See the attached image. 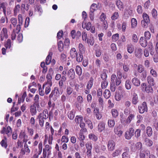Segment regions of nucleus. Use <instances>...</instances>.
<instances>
[{
    "instance_id": "62",
    "label": "nucleus",
    "mask_w": 158,
    "mask_h": 158,
    "mask_svg": "<svg viewBox=\"0 0 158 158\" xmlns=\"http://www.w3.org/2000/svg\"><path fill=\"white\" fill-rule=\"evenodd\" d=\"M119 90H120V92L119 93L123 97L125 96L126 95V90L124 89H119Z\"/></svg>"
},
{
    "instance_id": "16",
    "label": "nucleus",
    "mask_w": 158,
    "mask_h": 158,
    "mask_svg": "<svg viewBox=\"0 0 158 158\" xmlns=\"http://www.w3.org/2000/svg\"><path fill=\"white\" fill-rule=\"evenodd\" d=\"M39 96L38 94H36L34 98V102L32 105L36 106L37 108L40 106V102L39 101Z\"/></svg>"
},
{
    "instance_id": "31",
    "label": "nucleus",
    "mask_w": 158,
    "mask_h": 158,
    "mask_svg": "<svg viewBox=\"0 0 158 158\" xmlns=\"http://www.w3.org/2000/svg\"><path fill=\"white\" fill-rule=\"evenodd\" d=\"M134 51V46L132 44L127 45V51L128 52L131 54Z\"/></svg>"
},
{
    "instance_id": "32",
    "label": "nucleus",
    "mask_w": 158,
    "mask_h": 158,
    "mask_svg": "<svg viewBox=\"0 0 158 158\" xmlns=\"http://www.w3.org/2000/svg\"><path fill=\"white\" fill-rule=\"evenodd\" d=\"M76 71L77 74L79 76L81 75L82 72V69L79 65H77L76 67Z\"/></svg>"
},
{
    "instance_id": "38",
    "label": "nucleus",
    "mask_w": 158,
    "mask_h": 158,
    "mask_svg": "<svg viewBox=\"0 0 158 158\" xmlns=\"http://www.w3.org/2000/svg\"><path fill=\"white\" fill-rule=\"evenodd\" d=\"M108 124L110 127H113L115 125V122L114 120L109 119L108 122Z\"/></svg>"
},
{
    "instance_id": "54",
    "label": "nucleus",
    "mask_w": 158,
    "mask_h": 158,
    "mask_svg": "<svg viewBox=\"0 0 158 158\" xmlns=\"http://www.w3.org/2000/svg\"><path fill=\"white\" fill-rule=\"evenodd\" d=\"M51 148V147H50L49 145L47 144L45 145V148H44L43 150H44L45 151H47L48 155H49L50 154V150Z\"/></svg>"
},
{
    "instance_id": "26",
    "label": "nucleus",
    "mask_w": 158,
    "mask_h": 158,
    "mask_svg": "<svg viewBox=\"0 0 158 158\" xmlns=\"http://www.w3.org/2000/svg\"><path fill=\"white\" fill-rule=\"evenodd\" d=\"M144 141L145 143V145L148 147L151 146L153 143L152 141L148 138H145Z\"/></svg>"
},
{
    "instance_id": "14",
    "label": "nucleus",
    "mask_w": 158,
    "mask_h": 158,
    "mask_svg": "<svg viewBox=\"0 0 158 158\" xmlns=\"http://www.w3.org/2000/svg\"><path fill=\"white\" fill-rule=\"evenodd\" d=\"M116 5L118 8L120 10H123V3L120 0H117L116 1Z\"/></svg>"
},
{
    "instance_id": "6",
    "label": "nucleus",
    "mask_w": 158,
    "mask_h": 158,
    "mask_svg": "<svg viewBox=\"0 0 158 158\" xmlns=\"http://www.w3.org/2000/svg\"><path fill=\"white\" fill-rule=\"evenodd\" d=\"M7 29L6 28H3L1 31V40L3 41L4 38L7 39L8 37L7 33Z\"/></svg>"
},
{
    "instance_id": "36",
    "label": "nucleus",
    "mask_w": 158,
    "mask_h": 158,
    "mask_svg": "<svg viewBox=\"0 0 158 158\" xmlns=\"http://www.w3.org/2000/svg\"><path fill=\"white\" fill-rule=\"evenodd\" d=\"M115 98L117 101H119L121 100V98L123 97L120 94L119 92H116L115 94Z\"/></svg>"
},
{
    "instance_id": "34",
    "label": "nucleus",
    "mask_w": 158,
    "mask_h": 158,
    "mask_svg": "<svg viewBox=\"0 0 158 158\" xmlns=\"http://www.w3.org/2000/svg\"><path fill=\"white\" fill-rule=\"evenodd\" d=\"M89 138L94 141H96L98 139V137L94 134H90L89 135Z\"/></svg>"
},
{
    "instance_id": "60",
    "label": "nucleus",
    "mask_w": 158,
    "mask_h": 158,
    "mask_svg": "<svg viewBox=\"0 0 158 158\" xmlns=\"http://www.w3.org/2000/svg\"><path fill=\"white\" fill-rule=\"evenodd\" d=\"M137 70L138 72L140 73H141L145 71L144 70V68L141 65H138Z\"/></svg>"
},
{
    "instance_id": "15",
    "label": "nucleus",
    "mask_w": 158,
    "mask_h": 158,
    "mask_svg": "<svg viewBox=\"0 0 158 158\" xmlns=\"http://www.w3.org/2000/svg\"><path fill=\"white\" fill-rule=\"evenodd\" d=\"M122 149L121 148H119L116 149L114 151L112 154V156L113 157H115L120 155L122 152Z\"/></svg>"
},
{
    "instance_id": "47",
    "label": "nucleus",
    "mask_w": 158,
    "mask_h": 158,
    "mask_svg": "<svg viewBox=\"0 0 158 158\" xmlns=\"http://www.w3.org/2000/svg\"><path fill=\"white\" fill-rule=\"evenodd\" d=\"M110 88V89L112 92H114L116 88V86L115 85V83H111Z\"/></svg>"
},
{
    "instance_id": "1",
    "label": "nucleus",
    "mask_w": 158,
    "mask_h": 158,
    "mask_svg": "<svg viewBox=\"0 0 158 158\" xmlns=\"http://www.w3.org/2000/svg\"><path fill=\"white\" fill-rule=\"evenodd\" d=\"M84 102V99L81 95H79L77 97V101L75 103V105L76 107L78 110H80L81 109V106H82V104Z\"/></svg>"
},
{
    "instance_id": "2",
    "label": "nucleus",
    "mask_w": 158,
    "mask_h": 158,
    "mask_svg": "<svg viewBox=\"0 0 158 158\" xmlns=\"http://www.w3.org/2000/svg\"><path fill=\"white\" fill-rule=\"evenodd\" d=\"M141 89L143 92L145 91L148 93H152L153 90L151 86L148 85L147 86L146 83H143L141 85Z\"/></svg>"
},
{
    "instance_id": "23",
    "label": "nucleus",
    "mask_w": 158,
    "mask_h": 158,
    "mask_svg": "<svg viewBox=\"0 0 158 158\" xmlns=\"http://www.w3.org/2000/svg\"><path fill=\"white\" fill-rule=\"evenodd\" d=\"M105 123L101 122L99 123L98 125V130L99 132L102 131L105 128Z\"/></svg>"
},
{
    "instance_id": "24",
    "label": "nucleus",
    "mask_w": 158,
    "mask_h": 158,
    "mask_svg": "<svg viewBox=\"0 0 158 158\" xmlns=\"http://www.w3.org/2000/svg\"><path fill=\"white\" fill-rule=\"evenodd\" d=\"M138 97L137 94L134 93L133 95L132 103L134 105H136L138 103Z\"/></svg>"
},
{
    "instance_id": "29",
    "label": "nucleus",
    "mask_w": 158,
    "mask_h": 158,
    "mask_svg": "<svg viewBox=\"0 0 158 158\" xmlns=\"http://www.w3.org/2000/svg\"><path fill=\"white\" fill-rule=\"evenodd\" d=\"M125 86L127 90H129L131 89V84L130 80L127 79L126 81Z\"/></svg>"
},
{
    "instance_id": "25",
    "label": "nucleus",
    "mask_w": 158,
    "mask_h": 158,
    "mask_svg": "<svg viewBox=\"0 0 158 158\" xmlns=\"http://www.w3.org/2000/svg\"><path fill=\"white\" fill-rule=\"evenodd\" d=\"M52 53L50 52L48 55L47 56L46 59V64L47 65L49 64L51 61L52 59Z\"/></svg>"
},
{
    "instance_id": "19",
    "label": "nucleus",
    "mask_w": 158,
    "mask_h": 158,
    "mask_svg": "<svg viewBox=\"0 0 158 158\" xmlns=\"http://www.w3.org/2000/svg\"><path fill=\"white\" fill-rule=\"evenodd\" d=\"M70 54L72 58H76L77 56V53L76 51V49L75 48H72L70 51Z\"/></svg>"
},
{
    "instance_id": "50",
    "label": "nucleus",
    "mask_w": 158,
    "mask_h": 158,
    "mask_svg": "<svg viewBox=\"0 0 158 158\" xmlns=\"http://www.w3.org/2000/svg\"><path fill=\"white\" fill-rule=\"evenodd\" d=\"M142 144L141 142H138L135 144V148L137 150H140L141 149H142Z\"/></svg>"
},
{
    "instance_id": "39",
    "label": "nucleus",
    "mask_w": 158,
    "mask_h": 158,
    "mask_svg": "<svg viewBox=\"0 0 158 158\" xmlns=\"http://www.w3.org/2000/svg\"><path fill=\"white\" fill-rule=\"evenodd\" d=\"M137 21L135 18H133L131 20V27L132 28L135 27L137 25Z\"/></svg>"
},
{
    "instance_id": "3",
    "label": "nucleus",
    "mask_w": 158,
    "mask_h": 158,
    "mask_svg": "<svg viewBox=\"0 0 158 158\" xmlns=\"http://www.w3.org/2000/svg\"><path fill=\"white\" fill-rule=\"evenodd\" d=\"M134 134V130L132 128H130L125 133V138L129 140L131 138Z\"/></svg>"
},
{
    "instance_id": "44",
    "label": "nucleus",
    "mask_w": 158,
    "mask_h": 158,
    "mask_svg": "<svg viewBox=\"0 0 158 158\" xmlns=\"http://www.w3.org/2000/svg\"><path fill=\"white\" fill-rule=\"evenodd\" d=\"M83 119V118L82 117L77 115L76 117L75 120L76 123H79L82 122Z\"/></svg>"
},
{
    "instance_id": "12",
    "label": "nucleus",
    "mask_w": 158,
    "mask_h": 158,
    "mask_svg": "<svg viewBox=\"0 0 158 158\" xmlns=\"http://www.w3.org/2000/svg\"><path fill=\"white\" fill-rule=\"evenodd\" d=\"M135 56L137 58H140L143 54V50L140 48H137L135 51Z\"/></svg>"
},
{
    "instance_id": "49",
    "label": "nucleus",
    "mask_w": 158,
    "mask_h": 158,
    "mask_svg": "<svg viewBox=\"0 0 158 158\" xmlns=\"http://www.w3.org/2000/svg\"><path fill=\"white\" fill-rule=\"evenodd\" d=\"M12 129L11 127L10 126H8L7 128L6 129L5 133L7 135L9 136L10 135Z\"/></svg>"
},
{
    "instance_id": "18",
    "label": "nucleus",
    "mask_w": 158,
    "mask_h": 158,
    "mask_svg": "<svg viewBox=\"0 0 158 158\" xmlns=\"http://www.w3.org/2000/svg\"><path fill=\"white\" fill-rule=\"evenodd\" d=\"M78 49L79 53H85L86 49L84 45L81 43H79L78 44Z\"/></svg>"
},
{
    "instance_id": "21",
    "label": "nucleus",
    "mask_w": 158,
    "mask_h": 158,
    "mask_svg": "<svg viewBox=\"0 0 158 158\" xmlns=\"http://www.w3.org/2000/svg\"><path fill=\"white\" fill-rule=\"evenodd\" d=\"M68 116L69 118L72 120H73L75 117V111L74 110H72L68 112Z\"/></svg>"
},
{
    "instance_id": "30",
    "label": "nucleus",
    "mask_w": 158,
    "mask_h": 158,
    "mask_svg": "<svg viewBox=\"0 0 158 158\" xmlns=\"http://www.w3.org/2000/svg\"><path fill=\"white\" fill-rule=\"evenodd\" d=\"M146 133L148 136L151 137L152 135L153 131L152 128L149 126L147 127L146 128Z\"/></svg>"
},
{
    "instance_id": "20",
    "label": "nucleus",
    "mask_w": 158,
    "mask_h": 158,
    "mask_svg": "<svg viewBox=\"0 0 158 158\" xmlns=\"http://www.w3.org/2000/svg\"><path fill=\"white\" fill-rule=\"evenodd\" d=\"M147 81L148 84L151 86H153L155 85V83L153 78L150 76H148Z\"/></svg>"
},
{
    "instance_id": "8",
    "label": "nucleus",
    "mask_w": 158,
    "mask_h": 158,
    "mask_svg": "<svg viewBox=\"0 0 158 158\" xmlns=\"http://www.w3.org/2000/svg\"><path fill=\"white\" fill-rule=\"evenodd\" d=\"M94 113L97 119L100 120L101 119L102 115L99 112V109L98 108H96L94 109Z\"/></svg>"
},
{
    "instance_id": "4",
    "label": "nucleus",
    "mask_w": 158,
    "mask_h": 158,
    "mask_svg": "<svg viewBox=\"0 0 158 158\" xmlns=\"http://www.w3.org/2000/svg\"><path fill=\"white\" fill-rule=\"evenodd\" d=\"M138 110L140 114H143L145 112H147L148 107L146 102H144L143 103L138 106Z\"/></svg>"
},
{
    "instance_id": "7",
    "label": "nucleus",
    "mask_w": 158,
    "mask_h": 158,
    "mask_svg": "<svg viewBox=\"0 0 158 158\" xmlns=\"http://www.w3.org/2000/svg\"><path fill=\"white\" fill-rule=\"evenodd\" d=\"M144 153H146L147 156L150 154V151L146 149L144 150L143 149H141L139 152L140 158H145V155Z\"/></svg>"
},
{
    "instance_id": "35",
    "label": "nucleus",
    "mask_w": 158,
    "mask_h": 158,
    "mask_svg": "<svg viewBox=\"0 0 158 158\" xmlns=\"http://www.w3.org/2000/svg\"><path fill=\"white\" fill-rule=\"evenodd\" d=\"M58 48L60 52H62L63 50L64 45L61 41H59L58 42Z\"/></svg>"
},
{
    "instance_id": "13",
    "label": "nucleus",
    "mask_w": 158,
    "mask_h": 158,
    "mask_svg": "<svg viewBox=\"0 0 158 158\" xmlns=\"http://www.w3.org/2000/svg\"><path fill=\"white\" fill-rule=\"evenodd\" d=\"M7 4L3 2L0 3V9L2 11L5 16H6V6Z\"/></svg>"
},
{
    "instance_id": "42",
    "label": "nucleus",
    "mask_w": 158,
    "mask_h": 158,
    "mask_svg": "<svg viewBox=\"0 0 158 158\" xmlns=\"http://www.w3.org/2000/svg\"><path fill=\"white\" fill-rule=\"evenodd\" d=\"M134 117L135 115L134 114H130L126 119V123H130L131 122L132 120L134 118Z\"/></svg>"
},
{
    "instance_id": "46",
    "label": "nucleus",
    "mask_w": 158,
    "mask_h": 158,
    "mask_svg": "<svg viewBox=\"0 0 158 158\" xmlns=\"http://www.w3.org/2000/svg\"><path fill=\"white\" fill-rule=\"evenodd\" d=\"M93 81L92 80H89L87 83L86 87L87 89L89 90L90 89L93 85Z\"/></svg>"
},
{
    "instance_id": "41",
    "label": "nucleus",
    "mask_w": 158,
    "mask_h": 158,
    "mask_svg": "<svg viewBox=\"0 0 158 158\" xmlns=\"http://www.w3.org/2000/svg\"><path fill=\"white\" fill-rule=\"evenodd\" d=\"M143 20L142 21H146L147 23H149L150 19L148 15L146 13H143Z\"/></svg>"
},
{
    "instance_id": "56",
    "label": "nucleus",
    "mask_w": 158,
    "mask_h": 158,
    "mask_svg": "<svg viewBox=\"0 0 158 158\" xmlns=\"http://www.w3.org/2000/svg\"><path fill=\"white\" fill-rule=\"evenodd\" d=\"M10 21L13 26L15 27L17 24L16 19L15 18H12L10 19Z\"/></svg>"
},
{
    "instance_id": "33",
    "label": "nucleus",
    "mask_w": 158,
    "mask_h": 158,
    "mask_svg": "<svg viewBox=\"0 0 158 158\" xmlns=\"http://www.w3.org/2000/svg\"><path fill=\"white\" fill-rule=\"evenodd\" d=\"M103 94L105 98L108 99L110 97V92L109 90L106 89L105 90Z\"/></svg>"
},
{
    "instance_id": "11",
    "label": "nucleus",
    "mask_w": 158,
    "mask_h": 158,
    "mask_svg": "<svg viewBox=\"0 0 158 158\" xmlns=\"http://www.w3.org/2000/svg\"><path fill=\"white\" fill-rule=\"evenodd\" d=\"M68 75L69 78L71 80L74 78L75 77V73L73 69H71L68 71Z\"/></svg>"
},
{
    "instance_id": "22",
    "label": "nucleus",
    "mask_w": 158,
    "mask_h": 158,
    "mask_svg": "<svg viewBox=\"0 0 158 158\" xmlns=\"http://www.w3.org/2000/svg\"><path fill=\"white\" fill-rule=\"evenodd\" d=\"M82 27L83 28H86L87 31H89L90 30L91 27V23L89 22L86 24L85 23L84 24L83 22L82 25Z\"/></svg>"
},
{
    "instance_id": "64",
    "label": "nucleus",
    "mask_w": 158,
    "mask_h": 158,
    "mask_svg": "<svg viewBox=\"0 0 158 158\" xmlns=\"http://www.w3.org/2000/svg\"><path fill=\"white\" fill-rule=\"evenodd\" d=\"M117 78L115 74H113L111 76V83H115V81L117 80Z\"/></svg>"
},
{
    "instance_id": "45",
    "label": "nucleus",
    "mask_w": 158,
    "mask_h": 158,
    "mask_svg": "<svg viewBox=\"0 0 158 158\" xmlns=\"http://www.w3.org/2000/svg\"><path fill=\"white\" fill-rule=\"evenodd\" d=\"M85 122L88 125L89 127L92 129L93 128L92 123L90 120L89 119L85 120Z\"/></svg>"
},
{
    "instance_id": "55",
    "label": "nucleus",
    "mask_w": 158,
    "mask_h": 158,
    "mask_svg": "<svg viewBox=\"0 0 158 158\" xmlns=\"http://www.w3.org/2000/svg\"><path fill=\"white\" fill-rule=\"evenodd\" d=\"M112 38L114 41H117L119 38V34L118 33H116L113 35L112 36Z\"/></svg>"
},
{
    "instance_id": "63",
    "label": "nucleus",
    "mask_w": 158,
    "mask_h": 158,
    "mask_svg": "<svg viewBox=\"0 0 158 158\" xmlns=\"http://www.w3.org/2000/svg\"><path fill=\"white\" fill-rule=\"evenodd\" d=\"M152 16L156 18L157 15V11L155 9H153L152 11Z\"/></svg>"
},
{
    "instance_id": "9",
    "label": "nucleus",
    "mask_w": 158,
    "mask_h": 158,
    "mask_svg": "<svg viewBox=\"0 0 158 158\" xmlns=\"http://www.w3.org/2000/svg\"><path fill=\"white\" fill-rule=\"evenodd\" d=\"M40 116L41 117V118L42 119H47L48 117V111L47 109H45L44 110L43 113H40L38 116Z\"/></svg>"
},
{
    "instance_id": "58",
    "label": "nucleus",
    "mask_w": 158,
    "mask_h": 158,
    "mask_svg": "<svg viewBox=\"0 0 158 158\" xmlns=\"http://www.w3.org/2000/svg\"><path fill=\"white\" fill-rule=\"evenodd\" d=\"M20 8V6L19 5L17 4L15 6L14 10V13L16 14L17 12H18Z\"/></svg>"
},
{
    "instance_id": "28",
    "label": "nucleus",
    "mask_w": 158,
    "mask_h": 158,
    "mask_svg": "<svg viewBox=\"0 0 158 158\" xmlns=\"http://www.w3.org/2000/svg\"><path fill=\"white\" fill-rule=\"evenodd\" d=\"M132 82L133 85L136 86H139L140 84V81L136 78H133Z\"/></svg>"
},
{
    "instance_id": "53",
    "label": "nucleus",
    "mask_w": 158,
    "mask_h": 158,
    "mask_svg": "<svg viewBox=\"0 0 158 158\" xmlns=\"http://www.w3.org/2000/svg\"><path fill=\"white\" fill-rule=\"evenodd\" d=\"M108 84V82L106 81H103L102 82L101 87L102 89H105Z\"/></svg>"
},
{
    "instance_id": "51",
    "label": "nucleus",
    "mask_w": 158,
    "mask_h": 158,
    "mask_svg": "<svg viewBox=\"0 0 158 158\" xmlns=\"http://www.w3.org/2000/svg\"><path fill=\"white\" fill-rule=\"evenodd\" d=\"M73 92V89L70 87H67L66 89V93L67 95H69L71 94Z\"/></svg>"
},
{
    "instance_id": "17",
    "label": "nucleus",
    "mask_w": 158,
    "mask_h": 158,
    "mask_svg": "<svg viewBox=\"0 0 158 158\" xmlns=\"http://www.w3.org/2000/svg\"><path fill=\"white\" fill-rule=\"evenodd\" d=\"M147 40L144 39L143 37H141L140 39V45L143 47H146L147 45Z\"/></svg>"
},
{
    "instance_id": "61",
    "label": "nucleus",
    "mask_w": 158,
    "mask_h": 158,
    "mask_svg": "<svg viewBox=\"0 0 158 158\" xmlns=\"http://www.w3.org/2000/svg\"><path fill=\"white\" fill-rule=\"evenodd\" d=\"M150 73L154 77H156L157 76V74L156 71L153 69H151Z\"/></svg>"
},
{
    "instance_id": "43",
    "label": "nucleus",
    "mask_w": 158,
    "mask_h": 158,
    "mask_svg": "<svg viewBox=\"0 0 158 158\" xmlns=\"http://www.w3.org/2000/svg\"><path fill=\"white\" fill-rule=\"evenodd\" d=\"M11 40L9 39L7 40L6 43L5 44V46L6 49L10 48L11 47Z\"/></svg>"
},
{
    "instance_id": "52",
    "label": "nucleus",
    "mask_w": 158,
    "mask_h": 158,
    "mask_svg": "<svg viewBox=\"0 0 158 158\" xmlns=\"http://www.w3.org/2000/svg\"><path fill=\"white\" fill-rule=\"evenodd\" d=\"M118 17V13L117 12H115L114 13L112 16L111 19L113 20H115L117 19Z\"/></svg>"
},
{
    "instance_id": "57",
    "label": "nucleus",
    "mask_w": 158,
    "mask_h": 158,
    "mask_svg": "<svg viewBox=\"0 0 158 158\" xmlns=\"http://www.w3.org/2000/svg\"><path fill=\"white\" fill-rule=\"evenodd\" d=\"M123 69L124 71L127 72L129 70V65L127 64H124L123 65Z\"/></svg>"
},
{
    "instance_id": "59",
    "label": "nucleus",
    "mask_w": 158,
    "mask_h": 158,
    "mask_svg": "<svg viewBox=\"0 0 158 158\" xmlns=\"http://www.w3.org/2000/svg\"><path fill=\"white\" fill-rule=\"evenodd\" d=\"M41 118L40 116H38V118L39 119L40 125L41 127H43L44 124V120Z\"/></svg>"
},
{
    "instance_id": "10",
    "label": "nucleus",
    "mask_w": 158,
    "mask_h": 158,
    "mask_svg": "<svg viewBox=\"0 0 158 158\" xmlns=\"http://www.w3.org/2000/svg\"><path fill=\"white\" fill-rule=\"evenodd\" d=\"M36 106L34 105H32L30 106V112L32 116L36 115L37 113Z\"/></svg>"
},
{
    "instance_id": "40",
    "label": "nucleus",
    "mask_w": 158,
    "mask_h": 158,
    "mask_svg": "<svg viewBox=\"0 0 158 158\" xmlns=\"http://www.w3.org/2000/svg\"><path fill=\"white\" fill-rule=\"evenodd\" d=\"M97 5L96 4L93 3L91 6L90 8V12L91 13H94V12L97 9Z\"/></svg>"
},
{
    "instance_id": "5",
    "label": "nucleus",
    "mask_w": 158,
    "mask_h": 158,
    "mask_svg": "<svg viewBox=\"0 0 158 158\" xmlns=\"http://www.w3.org/2000/svg\"><path fill=\"white\" fill-rule=\"evenodd\" d=\"M115 143L114 141L112 140H110L108 142L107 147L108 151H112L115 149Z\"/></svg>"
},
{
    "instance_id": "48",
    "label": "nucleus",
    "mask_w": 158,
    "mask_h": 158,
    "mask_svg": "<svg viewBox=\"0 0 158 158\" xmlns=\"http://www.w3.org/2000/svg\"><path fill=\"white\" fill-rule=\"evenodd\" d=\"M144 36L146 39L148 40H149L151 38V34L149 31H146L144 33Z\"/></svg>"
},
{
    "instance_id": "27",
    "label": "nucleus",
    "mask_w": 158,
    "mask_h": 158,
    "mask_svg": "<svg viewBox=\"0 0 158 158\" xmlns=\"http://www.w3.org/2000/svg\"><path fill=\"white\" fill-rule=\"evenodd\" d=\"M82 53H79V54H77V56L76 57V60L78 62H81L83 59V56Z\"/></svg>"
},
{
    "instance_id": "37",
    "label": "nucleus",
    "mask_w": 158,
    "mask_h": 158,
    "mask_svg": "<svg viewBox=\"0 0 158 158\" xmlns=\"http://www.w3.org/2000/svg\"><path fill=\"white\" fill-rule=\"evenodd\" d=\"M111 113L113 117L115 118H116L118 115V110L115 109H112Z\"/></svg>"
}]
</instances>
